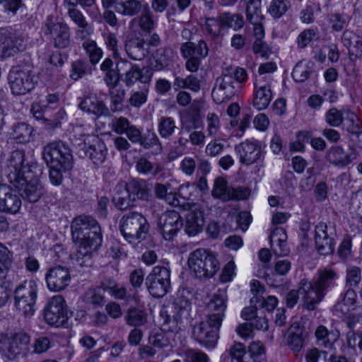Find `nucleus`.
<instances>
[{"instance_id": "nucleus-26", "label": "nucleus", "mask_w": 362, "mask_h": 362, "mask_svg": "<svg viewBox=\"0 0 362 362\" xmlns=\"http://www.w3.org/2000/svg\"><path fill=\"white\" fill-rule=\"evenodd\" d=\"M68 16L77 26L76 37L81 40L88 38L93 32L91 25L88 22L81 11L76 8H69Z\"/></svg>"}, {"instance_id": "nucleus-48", "label": "nucleus", "mask_w": 362, "mask_h": 362, "mask_svg": "<svg viewBox=\"0 0 362 362\" xmlns=\"http://www.w3.org/2000/svg\"><path fill=\"white\" fill-rule=\"evenodd\" d=\"M336 276V273L332 270H325L320 272L318 279L313 281V282L325 296L326 290L334 285Z\"/></svg>"}, {"instance_id": "nucleus-10", "label": "nucleus", "mask_w": 362, "mask_h": 362, "mask_svg": "<svg viewBox=\"0 0 362 362\" xmlns=\"http://www.w3.org/2000/svg\"><path fill=\"white\" fill-rule=\"evenodd\" d=\"M37 292V284L35 280H25L16 288L14 305L21 314L25 316L34 314Z\"/></svg>"}, {"instance_id": "nucleus-20", "label": "nucleus", "mask_w": 362, "mask_h": 362, "mask_svg": "<svg viewBox=\"0 0 362 362\" xmlns=\"http://www.w3.org/2000/svg\"><path fill=\"white\" fill-rule=\"evenodd\" d=\"M25 154L23 151H13L8 159V179L11 183H19L21 177L31 174L30 166L25 164Z\"/></svg>"}, {"instance_id": "nucleus-2", "label": "nucleus", "mask_w": 362, "mask_h": 362, "mask_svg": "<svg viewBox=\"0 0 362 362\" xmlns=\"http://www.w3.org/2000/svg\"><path fill=\"white\" fill-rule=\"evenodd\" d=\"M73 241L81 248L98 250L102 245L101 228L98 221L89 216H79L71 224Z\"/></svg>"}, {"instance_id": "nucleus-50", "label": "nucleus", "mask_w": 362, "mask_h": 362, "mask_svg": "<svg viewBox=\"0 0 362 362\" xmlns=\"http://www.w3.org/2000/svg\"><path fill=\"white\" fill-rule=\"evenodd\" d=\"M33 129L28 124L24 122L17 123L13 127V139L17 143H25L30 141L32 134Z\"/></svg>"}, {"instance_id": "nucleus-57", "label": "nucleus", "mask_w": 362, "mask_h": 362, "mask_svg": "<svg viewBox=\"0 0 362 362\" xmlns=\"http://www.w3.org/2000/svg\"><path fill=\"white\" fill-rule=\"evenodd\" d=\"M83 47L88 54L91 64H95L99 62L103 57V51L95 41L89 40L85 41L83 43Z\"/></svg>"}, {"instance_id": "nucleus-61", "label": "nucleus", "mask_w": 362, "mask_h": 362, "mask_svg": "<svg viewBox=\"0 0 362 362\" xmlns=\"http://www.w3.org/2000/svg\"><path fill=\"white\" fill-rule=\"evenodd\" d=\"M148 89L144 86L142 90L133 91L129 98L130 105L134 107H140L147 100Z\"/></svg>"}, {"instance_id": "nucleus-59", "label": "nucleus", "mask_w": 362, "mask_h": 362, "mask_svg": "<svg viewBox=\"0 0 362 362\" xmlns=\"http://www.w3.org/2000/svg\"><path fill=\"white\" fill-rule=\"evenodd\" d=\"M325 119L327 124L332 127H339L344 122L342 112L336 107L329 109L325 113Z\"/></svg>"}, {"instance_id": "nucleus-54", "label": "nucleus", "mask_w": 362, "mask_h": 362, "mask_svg": "<svg viewBox=\"0 0 362 362\" xmlns=\"http://www.w3.org/2000/svg\"><path fill=\"white\" fill-rule=\"evenodd\" d=\"M174 86L177 88H187L194 92H198L200 90L199 80L193 75H189L185 78L176 77Z\"/></svg>"}, {"instance_id": "nucleus-33", "label": "nucleus", "mask_w": 362, "mask_h": 362, "mask_svg": "<svg viewBox=\"0 0 362 362\" xmlns=\"http://www.w3.org/2000/svg\"><path fill=\"white\" fill-rule=\"evenodd\" d=\"M79 107L83 112L93 114L97 117L107 115L109 112L106 105L96 97H86L79 104Z\"/></svg>"}, {"instance_id": "nucleus-22", "label": "nucleus", "mask_w": 362, "mask_h": 362, "mask_svg": "<svg viewBox=\"0 0 362 362\" xmlns=\"http://www.w3.org/2000/svg\"><path fill=\"white\" fill-rule=\"evenodd\" d=\"M299 291L303 295V307L310 311L314 310L325 297V295L313 281H308L307 279H302L299 282Z\"/></svg>"}, {"instance_id": "nucleus-15", "label": "nucleus", "mask_w": 362, "mask_h": 362, "mask_svg": "<svg viewBox=\"0 0 362 362\" xmlns=\"http://www.w3.org/2000/svg\"><path fill=\"white\" fill-rule=\"evenodd\" d=\"M25 49V40L22 34L11 28L0 29V54L10 57Z\"/></svg>"}, {"instance_id": "nucleus-11", "label": "nucleus", "mask_w": 362, "mask_h": 362, "mask_svg": "<svg viewBox=\"0 0 362 362\" xmlns=\"http://www.w3.org/2000/svg\"><path fill=\"white\" fill-rule=\"evenodd\" d=\"M231 71L232 66L227 67L215 81L211 95L216 104L228 101L240 92L241 87L235 84Z\"/></svg>"}, {"instance_id": "nucleus-27", "label": "nucleus", "mask_w": 362, "mask_h": 362, "mask_svg": "<svg viewBox=\"0 0 362 362\" xmlns=\"http://www.w3.org/2000/svg\"><path fill=\"white\" fill-rule=\"evenodd\" d=\"M344 45L348 49L351 60H356L362 56V37L353 31L346 30L341 37Z\"/></svg>"}, {"instance_id": "nucleus-45", "label": "nucleus", "mask_w": 362, "mask_h": 362, "mask_svg": "<svg viewBox=\"0 0 362 362\" xmlns=\"http://www.w3.org/2000/svg\"><path fill=\"white\" fill-rule=\"evenodd\" d=\"M246 18L251 24H257L264 19L261 11L260 0H250L246 6Z\"/></svg>"}, {"instance_id": "nucleus-12", "label": "nucleus", "mask_w": 362, "mask_h": 362, "mask_svg": "<svg viewBox=\"0 0 362 362\" xmlns=\"http://www.w3.org/2000/svg\"><path fill=\"white\" fill-rule=\"evenodd\" d=\"M146 286L153 297H163L171 289L170 270L163 266L154 267L146 276Z\"/></svg>"}, {"instance_id": "nucleus-7", "label": "nucleus", "mask_w": 362, "mask_h": 362, "mask_svg": "<svg viewBox=\"0 0 362 362\" xmlns=\"http://www.w3.org/2000/svg\"><path fill=\"white\" fill-rule=\"evenodd\" d=\"M8 80L13 94L21 95L30 92L37 83L33 64L26 63L13 66Z\"/></svg>"}, {"instance_id": "nucleus-41", "label": "nucleus", "mask_w": 362, "mask_h": 362, "mask_svg": "<svg viewBox=\"0 0 362 362\" xmlns=\"http://www.w3.org/2000/svg\"><path fill=\"white\" fill-rule=\"evenodd\" d=\"M131 25L138 24L140 29L145 33H150L154 27V21L153 20V13L150 11L148 5L144 6L141 15L139 17L133 18Z\"/></svg>"}, {"instance_id": "nucleus-56", "label": "nucleus", "mask_w": 362, "mask_h": 362, "mask_svg": "<svg viewBox=\"0 0 362 362\" xmlns=\"http://www.w3.org/2000/svg\"><path fill=\"white\" fill-rule=\"evenodd\" d=\"M290 7L291 4L288 0H272L268 12L272 17L279 18L286 13Z\"/></svg>"}, {"instance_id": "nucleus-5", "label": "nucleus", "mask_w": 362, "mask_h": 362, "mask_svg": "<svg viewBox=\"0 0 362 362\" xmlns=\"http://www.w3.org/2000/svg\"><path fill=\"white\" fill-rule=\"evenodd\" d=\"M187 263L190 271L199 279L212 277L219 269V262L216 256L204 248L192 252Z\"/></svg>"}, {"instance_id": "nucleus-37", "label": "nucleus", "mask_w": 362, "mask_h": 362, "mask_svg": "<svg viewBox=\"0 0 362 362\" xmlns=\"http://www.w3.org/2000/svg\"><path fill=\"white\" fill-rule=\"evenodd\" d=\"M101 291L107 292L116 299H124L127 296V288L118 284L112 277H105L98 287Z\"/></svg>"}, {"instance_id": "nucleus-31", "label": "nucleus", "mask_w": 362, "mask_h": 362, "mask_svg": "<svg viewBox=\"0 0 362 362\" xmlns=\"http://www.w3.org/2000/svg\"><path fill=\"white\" fill-rule=\"evenodd\" d=\"M272 98L270 86L267 84L255 86L252 105L257 110L266 109Z\"/></svg>"}, {"instance_id": "nucleus-35", "label": "nucleus", "mask_w": 362, "mask_h": 362, "mask_svg": "<svg viewBox=\"0 0 362 362\" xmlns=\"http://www.w3.org/2000/svg\"><path fill=\"white\" fill-rule=\"evenodd\" d=\"M327 160L338 168H344L351 163L353 158L341 146H335L328 150Z\"/></svg>"}, {"instance_id": "nucleus-46", "label": "nucleus", "mask_w": 362, "mask_h": 362, "mask_svg": "<svg viewBox=\"0 0 362 362\" xmlns=\"http://www.w3.org/2000/svg\"><path fill=\"white\" fill-rule=\"evenodd\" d=\"M230 188V187L228 186V182L224 177H218L214 180L211 195L222 202H228L230 201V197H228Z\"/></svg>"}, {"instance_id": "nucleus-17", "label": "nucleus", "mask_w": 362, "mask_h": 362, "mask_svg": "<svg viewBox=\"0 0 362 362\" xmlns=\"http://www.w3.org/2000/svg\"><path fill=\"white\" fill-rule=\"evenodd\" d=\"M44 317L47 324L57 327L63 326L67 321L66 302L62 296L52 297L44 309Z\"/></svg>"}, {"instance_id": "nucleus-36", "label": "nucleus", "mask_w": 362, "mask_h": 362, "mask_svg": "<svg viewBox=\"0 0 362 362\" xmlns=\"http://www.w3.org/2000/svg\"><path fill=\"white\" fill-rule=\"evenodd\" d=\"M161 320L160 330L166 333L178 332L181 327L180 325L182 320L177 317L175 315L166 308H163L160 312Z\"/></svg>"}, {"instance_id": "nucleus-51", "label": "nucleus", "mask_w": 362, "mask_h": 362, "mask_svg": "<svg viewBox=\"0 0 362 362\" xmlns=\"http://www.w3.org/2000/svg\"><path fill=\"white\" fill-rule=\"evenodd\" d=\"M332 334L329 332L328 329L324 325H320L317 327L315 332V336L317 339V345L320 347L327 349H332L333 342L337 339V335L334 339H330Z\"/></svg>"}, {"instance_id": "nucleus-14", "label": "nucleus", "mask_w": 362, "mask_h": 362, "mask_svg": "<svg viewBox=\"0 0 362 362\" xmlns=\"http://www.w3.org/2000/svg\"><path fill=\"white\" fill-rule=\"evenodd\" d=\"M316 250L322 255L332 254L337 238L336 226L331 221L320 222L315 229Z\"/></svg>"}, {"instance_id": "nucleus-63", "label": "nucleus", "mask_w": 362, "mask_h": 362, "mask_svg": "<svg viewBox=\"0 0 362 362\" xmlns=\"http://www.w3.org/2000/svg\"><path fill=\"white\" fill-rule=\"evenodd\" d=\"M311 73V67L298 63L293 69L292 76L296 81L302 83L309 78Z\"/></svg>"}, {"instance_id": "nucleus-39", "label": "nucleus", "mask_w": 362, "mask_h": 362, "mask_svg": "<svg viewBox=\"0 0 362 362\" xmlns=\"http://www.w3.org/2000/svg\"><path fill=\"white\" fill-rule=\"evenodd\" d=\"M170 184L156 183L154 186V192L156 197L164 200L169 205L177 206L180 205V201L175 192L170 191Z\"/></svg>"}, {"instance_id": "nucleus-16", "label": "nucleus", "mask_w": 362, "mask_h": 362, "mask_svg": "<svg viewBox=\"0 0 362 362\" xmlns=\"http://www.w3.org/2000/svg\"><path fill=\"white\" fill-rule=\"evenodd\" d=\"M44 33L49 35L53 45L59 49L68 47L71 42L69 26L64 22H58L49 16L45 23Z\"/></svg>"}, {"instance_id": "nucleus-19", "label": "nucleus", "mask_w": 362, "mask_h": 362, "mask_svg": "<svg viewBox=\"0 0 362 362\" xmlns=\"http://www.w3.org/2000/svg\"><path fill=\"white\" fill-rule=\"evenodd\" d=\"M33 173L21 177L19 183H11L18 190L20 197L29 202H37L43 194L42 186L37 179H34Z\"/></svg>"}, {"instance_id": "nucleus-62", "label": "nucleus", "mask_w": 362, "mask_h": 362, "mask_svg": "<svg viewBox=\"0 0 362 362\" xmlns=\"http://www.w3.org/2000/svg\"><path fill=\"white\" fill-rule=\"evenodd\" d=\"M185 361L187 362H209L208 355L200 350L189 349L184 352Z\"/></svg>"}, {"instance_id": "nucleus-34", "label": "nucleus", "mask_w": 362, "mask_h": 362, "mask_svg": "<svg viewBox=\"0 0 362 362\" xmlns=\"http://www.w3.org/2000/svg\"><path fill=\"white\" fill-rule=\"evenodd\" d=\"M287 337V345L296 356L301 351L304 345L303 329L298 324H293Z\"/></svg>"}, {"instance_id": "nucleus-13", "label": "nucleus", "mask_w": 362, "mask_h": 362, "mask_svg": "<svg viewBox=\"0 0 362 362\" xmlns=\"http://www.w3.org/2000/svg\"><path fill=\"white\" fill-rule=\"evenodd\" d=\"M180 50L186 60V69L194 73L198 71L202 61L209 55V49L206 41L200 40L197 43L192 41L182 43Z\"/></svg>"}, {"instance_id": "nucleus-60", "label": "nucleus", "mask_w": 362, "mask_h": 362, "mask_svg": "<svg viewBox=\"0 0 362 362\" xmlns=\"http://www.w3.org/2000/svg\"><path fill=\"white\" fill-rule=\"evenodd\" d=\"M345 126L350 136L362 132L361 122L358 117L353 112H350L347 115Z\"/></svg>"}, {"instance_id": "nucleus-32", "label": "nucleus", "mask_w": 362, "mask_h": 362, "mask_svg": "<svg viewBox=\"0 0 362 362\" xmlns=\"http://www.w3.org/2000/svg\"><path fill=\"white\" fill-rule=\"evenodd\" d=\"M286 233L282 228H276L270 234L269 243L273 252L279 256H284L288 253L286 247Z\"/></svg>"}, {"instance_id": "nucleus-42", "label": "nucleus", "mask_w": 362, "mask_h": 362, "mask_svg": "<svg viewBox=\"0 0 362 362\" xmlns=\"http://www.w3.org/2000/svg\"><path fill=\"white\" fill-rule=\"evenodd\" d=\"M142 8L141 3L138 0H126L118 2L115 10L123 16H133L137 15Z\"/></svg>"}, {"instance_id": "nucleus-38", "label": "nucleus", "mask_w": 362, "mask_h": 362, "mask_svg": "<svg viewBox=\"0 0 362 362\" xmlns=\"http://www.w3.org/2000/svg\"><path fill=\"white\" fill-rule=\"evenodd\" d=\"M168 310L182 320L188 318L191 310V303L182 295H177Z\"/></svg>"}, {"instance_id": "nucleus-6", "label": "nucleus", "mask_w": 362, "mask_h": 362, "mask_svg": "<svg viewBox=\"0 0 362 362\" xmlns=\"http://www.w3.org/2000/svg\"><path fill=\"white\" fill-rule=\"evenodd\" d=\"M30 336L24 332H16L10 337H0V354L10 361H19L25 358L30 353L29 349Z\"/></svg>"}, {"instance_id": "nucleus-29", "label": "nucleus", "mask_w": 362, "mask_h": 362, "mask_svg": "<svg viewBox=\"0 0 362 362\" xmlns=\"http://www.w3.org/2000/svg\"><path fill=\"white\" fill-rule=\"evenodd\" d=\"M144 45V39L136 36H129L124 43V50L127 56L132 60H142L146 56Z\"/></svg>"}, {"instance_id": "nucleus-24", "label": "nucleus", "mask_w": 362, "mask_h": 362, "mask_svg": "<svg viewBox=\"0 0 362 362\" xmlns=\"http://www.w3.org/2000/svg\"><path fill=\"white\" fill-rule=\"evenodd\" d=\"M235 151L243 165H252L262 159L261 148L257 143L248 140L235 145Z\"/></svg>"}, {"instance_id": "nucleus-53", "label": "nucleus", "mask_w": 362, "mask_h": 362, "mask_svg": "<svg viewBox=\"0 0 362 362\" xmlns=\"http://www.w3.org/2000/svg\"><path fill=\"white\" fill-rule=\"evenodd\" d=\"M177 127L173 118L161 117L158 123V132L162 138L169 139Z\"/></svg>"}, {"instance_id": "nucleus-18", "label": "nucleus", "mask_w": 362, "mask_h": 362, "mask_svg": "<svg viewBox=\"0 0 362 362\" xmlns=\"http://www.w3.org/2000/svg\"><path fill=\"white\" fill-rule=\"evenodd\" d=\"M158 230L165 240H173L183 226L180 214L175 211L163 213L158 219Z\"/></svg>"}, {"instance_id": "nucleus-28", "label": "nucleus", "mask_w": 362, "mask_h": 362, "mask_svg": "<svg viewBox=\"0 0 362 362\" xmlns=\"http://www.w3.org/2000/svg\"><path fill=\"white\" fill-rule=\"evenodd\" d=\"M204 214L201 211H189L185 215V231L189 236H195L202 231Z\"/></svg>"}, {"instance_id": "nucleus-25", "label": "nucleus", "mask_w": 362, "mask_h": 362, "mask_svg": "<svg viewBox=\"0 0 362 362\" xmlns=\"http://www.w3.org/2000/svg\"><path fill=\"white\" fill-rule=\"evenodd\" d=\"M117 67L122 73V81L127 87H131L136 82L146 83L141 69L135 64L125 59H121L117 62Z\"/></svg>"}, {"instance_id": "nucleus-47", "label": "nucleus", "mask_w": 362, "mask_h": 362, "mask_svg": "<svg viewBox=\"0 0 362 362\" xmlns=\"http://www.w3.org/2000/svg\"><path fill=\"white\" fill-rule=\"evenodd\" d=\"M221 23L223 28H233L235 30H238L243 28L244 20L240 14H232L230 13H223L220 16Z\"/></svg>"}, {"instance_id": "nucleus-8", "label": "nucleus", "mask_w": 362, "mask_h": 362, "mask_svg": "<svg viewBox=\"0 0 362 362\" xmlns=\"http://www.w3.org/2000/svg\"><path fill=\"white\" fill-rule=\"evenodd\" d=\"M119 230L125 240L129 243L144 240L149 230L146 218L140 213L129 211L122 216L119 221Z\"/></svg>"}, {"instance_id": "nucleus-3", "label": "nucleus", "mask_w": 362, "mask_h": 362, "mask_svg": "<svg viewBox=\"0 0 362 362\" xmlns=\"http://www.w3.org/2000/svg\"><path fill=\"white\" fill-rule=\"evenodd\" d=\"M71 141L78 148L80 157L88 158L97 165L105 160L107 148L104 141L95 134L83 133L81 126L74 129Z\"/></svg>"}, {"instance_id": "nucleus-64", "label": "nucleus", "mask_w": 362, "mask_h": 362, "mask_svg": "<svg viewBox=\"0 0 362 362\" xmlns=\"http://www.w3.org/2000/svg\"><path fill=\"white\" fill-rule=\"evenodd\" d=\"M131 125L129 119L124 117H115L111 122L112 129L117 134H125Z\"/></svg>"}, {"instance_id": "nucleus-1", "label": "nucleus", "mask_w": 362, "mask_h": 362, "mask_svg": "<svg viewBox=\"0 0 362 362\" xmlns=\"http://www.w3.org/2000/svg\"><path fill=\"white\" fill-rule=\"evenodd\" d=\"M226 293L219 291L207 304L209 313L206 320L193 327L192 337L202 346L213 349L218 339V331L224 317L226 305Z\"/></svg>"}, {"instance_id": "nucleus-40", "label": "nucleus", "mask_w": 362, "mask_h": 362, "mask_svg": "<svg viewBox=\"0 0 362 362\" xmlns=\"http://www.w3.org/2000/svg\"><path fill=\"white\" fill-rule=\"evenodd\" d=\"M147 317V313L144 310L131 307L127 310L124 320L129 326L141 327L146 323Z\"/></svg>"}, {"instance_id": "nucleus-44", "label": "nucleus", "mask_w": 362, "mask_h": 362, "mask_svg": "<svg viewBox=\"0 0 362 362\" xmlns=\"http://www.w3.org/2000/svg\"><path fill=\"white\" fill-rule=\"evenodd\" d=\"M173 49L170 48L160 47L156 50L153 55L156 64L154 69L160 71L168 66L172 62Z\"/></svg>"}, {"instance_id": "nucleus-4", "label": "nucleus", "mask_w": 362, "mask_h": 362, "mask_svg": "<svg viewBox=\"0 0 362 362\" xmlns=\"http://www.w3.org/2000/svg\"><path fill=\"white\" fill-rule=\"evenodd\" d=\"M151 197V189L146 180L132 179L124 185L117 186L112 202L120 210L135 206L137 200L148 201Z\"/></svg>"}, {"instance_id": "nucleus-30", "label": "nucleus", "mask_w": 362, "mask_h": 362, "mask_svg": "<svg viewBox=\"0 0 362 362\" xmlns=\"http://www.w3.org/2000/svg\"><path fill=\"white\" fill-rule=\"evenodd\" d=\"M357 294L352 288H349L341 295V300L337 302L334 310L344 315H347L357 306Z\"/></svg>"}, {"instance_id": "nucleus-9", "label": "nucleus", "mask_w": 362, "mask_h": 362, "mask_svg": "<svg viewBox=\"0 0 362 362\" xmlns=\"http://www.w3.org/2000/svg\"><path fill=\"white\" fill-rule=\"evenodd\" d=\"M43 159L49 168H62L69 170L74 164L69 147L64 142L54 141L44 147Z\"/></svg>"}, {"instance_id": "nucleus-58", "label": "nucleus", "mask_w": 362, "mask_h": 362, "mask_svg": "<svg viewBox=\"0 0 362 362\" xmlns=\"http://www.w3.org/2000/svg\"><path fill=\"white\" fill-rule=\"evenodd\" d=\"M148 341L154 348L165 349L170 345V338L168 333L162 332L150 334Z\"/></svg>"}, {"instance_id": "nucleus-43", "label": "nucleus", "mask_w": 362, "mask_h": 362, "mask_svg": "<svg viewBox=\"0 0 362 362\" xmlns=\"http://www.w3.org/2000/svg\"><path fill=\"white\" fill-rule=\"evenodd\" d=\"M228 356L231 358V362H255L245 346L240 342L235 343L230 348Z\"/></svg>"}, {"instance_id": "nucleus-49", "label": "nucleus", "mask_w": 362, "mask_h": 362, "mask_svg": "<svg viewBox=\"0 0 362 362\" xmlns=\"http://www.w3.org/2000/svg\"><path fill=\"white\" fill-rule=\"evenodd\" d=\"M83 300L85 303L94 307H103L106 303V300L100 288L88 289L83 296Z\"/></svg>"}, {"instance_id": "nucleus-23", "label": "nucleus", "mask_w": 362, "mask_h": 362, "mask_svg": "<svg viewBox=\"0 0 362 362\" xmlns=\"http://www.w3.org/2000/svg\"><path fill=\"white\" fill-rule=\"evenodd\" d=\"M21 204L18 192L6 184H0V211L16 214Z\"/></svg>"}, {"instance_id": "nucleus-55", "label": "nucleus", "mask_w": 362, "mask_h": 362, "mask_svg": "<svg viewBox=\"0 0 362 362\" xmlns=\"http://www.w3.org/2000/svg\"><path fill=\"white\" fill-rule=\"evenodd\" d=\"M135 168L138 173L144 175L151 174L156 176L160 171L158 165L152 163L146 158H139L136 162Z\"/></svg>"}, {"instance_id": "nucleus-21", "label": "nucleus", "mask_w": 362, "mask_h": 362, "mask_svg": "<svg viewBox=\"0 0 362 362\" xmlns=\"http://www.w3.org/2000/svg\"><path fill=\"white\" fill-rule=\"evenodd\" d=\"M47 286L50 291L59 292L70 284L71 274L66 267L57 266L49 269L46 274Z\"/></svg>"}, {"instance_id": "nucleus-52", "label": "nucleus", "mask_w": 362, "mask_h": 362, "mask_svg": "<svg viewBox=\"0 0 362 362\" xmlns=\"http://www.w3.org/2000/svg\"><path fill=\"white\" fill-rule=\"evenodd\" d=\"M78 251L76 254L75 264L79 267H90L93 265V252L97 250H90V248H81L79 245Z\"/></svg>"}]
</instances>
